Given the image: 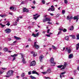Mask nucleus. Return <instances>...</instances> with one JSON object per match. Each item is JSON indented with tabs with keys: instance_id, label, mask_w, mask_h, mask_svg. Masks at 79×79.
I'll use <instances>...</instances> for the list:
<instances>
[{
	"instance_id": "51",
	"label": "nucleus",
	"mask_w": 79,
	"mask_h": 79,
	"mask_svg": "<svg viewBox=\"0 0 79 79\" xmlns=\"http://www.w3.org/2000/svg\"><path fill=\"white\" fill-rule=\"evenodd\" d=\"M61 31H60L58 33V34H57V35H60V34H61Z\"/></svg>"
},
{
	"instance_id": "46",
	"label": "nucleus",
	"mask_w": 79,
	"mask_h": 79,
	"mask_svg": "<svg viewBox=\"0 0 79 79\" xmlns=\"http://www.w3.org/2000/svg\"><path fill=\"white\" fill-rule=\"evenodd\" d=\"M50 29H48L47 31V33H48V34H49V33H50Z\"/></svg>"
},
{
	"instance_id": "32",
	"label": "nucleus",
	"mask_w": 79,
	"mask_h": 79,
	"mask_svg": "<svg viewBox=\"0 0 79 79\" xmlns=\"http://www.w3.org/2000/svg\"><path fill=\"white\" fill-rule=\"evenodd\" d=\"M16 41H15L12 44L10 45H15V43H16Z\"/></svg>"
},
{
	"instance_id": "25",
	"label": "nucleus",
	"mask_w": 79,
	"mask_h": 79,
	"mask_svg": "<svg viewBox=\"0 0 79 79\" xmlns=\"http://www.w3.org/2000/svg\"><path fill=\"white\" fill-rule=\"evenodd\" d=\"M54 61V58H52L50 60V62L51 63H53Z\"/></svg>"
},
{
	"instance_id": "42",
	"label": "nucleus",
	"mask_w": 79,
	"mask_h": 79,
	"mask_svg": "<svg viewBox=\"0 0 79 79\" xmlns=\"http://www.w3.org/2000/svg\"><path fill=\"white\" fill-rule=\"evenodd\" d=\"M17 24H18V23H17V22H15L14 23V26H16V25H17Z\"/></svg>"
},
{
	"instance_id": "44",
	"label": "nucleus",
	"mask_w": 79,
	"mask_h": 79,
	"mask_svg": "<svg viewBox=\"0 0 79 79\" xmlns=\"http://www.w3.org/2000/svg\"><path fill=\"white\" fill-rule=\"evenodd\" d=\"M9 15H13V13L10 12H9Z\"/></svg>"
},
{
	"instance_id": "19",
	"label": "nucleus",
	"mask_w": 79,
	"mask_h": 79,
	"mask_svg": "<svg viewBox=\"0 0 79 79\" xmlns=\"http://www.w3.org/2000/svg\"><path fill=\"white\" fill-rule=\"evenodd\" d=\"M10 9L16 10V7H10Z\"/></svg>"
},
{
	"instance_id": "26",
	"label": "nucleus",
	"mask_w": 79,
	"mask_h": 79,
	"mask_svg": "<svg viewBox=\"0 0 79 79\" xmlns=\"http://www.w3.org/2000/svg\"><path fill=\"white\" fill-rule=\"evenodd\" d=\"M40 16V15H38L37 17H34L33 19H35V20H36L37 19V18H39V17Z\"/></svg>"
},
{
	"instance_id": "52",
	"label": "nucleus",
	"mask_w": 79,
	"mask_h": 79,
	"mask_svg": "<svg viewBox=\"0 0 79 79\" xmlns=\"http://www.w3.org/2000/svg\"><path fill=\"white\" fill-rule=\"evenodd\" d=\"M46 35V36H47L48 37H50V35L49 34L46 35Z\"/></svg>"
},
{
	"instance_id": "22",
	"label": "nucleus",
	"mask_w": 79,
	"mask_h": 79,
	"mask_svg": "<svg viewBox=\"0 0 79 79\" xmlns=\"http://www.w3.org/2000/svg\"><path fill=\"white\" fill-rule=\"evenodd\" d=\"M52 48L53 49H54V50H56V47L53 45L52 46Z\"/></svg>"
},
{
	"instance_id": "3",
	"label": "nucleus",
	"mask_w": 79,
	"mask_h": 79,
	"mask_svg": "<svg viewBox=\"0 0 79 79\" xmlns=\"http://www.w3.org/2000/svg\"><path fill=\"white\" fill-rule=\"evenodd\" d=\"M5 32L6 34H9L11 32V29L7 28L5 30Z\"/></svg>"
},
{
	"instance_id": "27",
	"label": "nucleus",
	"mask_w": 79,
	"mask_h": 79,
	"mask_svg": "<svg viewBox=\"0 0 79 79\" xmlns=\"http://www.w3.org/2000/svg\"><path fill=\"white\" fill-rule=\"evenodd\" d=\"M30 78H31V79H36V78H35V77L32 76V75H31L30 76Z\"/></svg>"
},
{
	"instance_id": "59",
	"label": "nucleus",
	"mask_w": 79,
	"mask_h": 79,
	"mask_svg": "<svg viewBox=\"0 0 79 79\" xmlns=\"http://www.w3.org/2000/svg\"><path fill=\"white\" fill-rule=\"evenodd\" d=\"M31 8H33V9H34V8H35V6H34V7L33 6H32Z\"/></svg>"
},
{
	"instance_id": "14",
	"label": "nucleus",
	"mask_w": 79,
	"mask_h": 79,
	"mask_svg": "<svg viewBox=\"0 0 79 79\" xmlns=\"http://www.w3.org/2000/svg\"><path fill=\"white\" fill-rule=\"evenodd\" d=\"M66 49L67 50L69 53H70L71 52V48H66Z\"/></svg>"
},
{
	"instance_id": "24",
	"label": "nucleus",
	"mask_w": 79,
	"mask_h": 79,
	"mask_svg": "<svg viewBox=\"0 0 79 79\" xmlns=\"http://www.w3.org/2000/svg\"><path fill=\"white\" fill-rule=\"evenodd\" d=\"M65 39L66 40H69V36H66L65 38Z\"/></svg>"
},
{
	"instance_id": "8",
	"label": "nucleus",
	"mask_w": 79,
	"mask_h": 79,
	"mask_svg": "<svg viewBox=\"0 0 79 79\" xmlns=\"http://www.w3.org/2000/svg\"><path fill=\"white\" fill-rule=\"evenodd\" d=\"M79 15H77L76 16H74V17L73 18V19L74 20L75 19H77L76 21H78V19H79Z\"/></svg>"
},
{
	"instance_id": "41",
	"label": "nucleus",
	"mask_w": 79,
	"mask_h": 79,
	"mask_svg": "<svg viewBox=\"0 0 79 79\" xmlns=\"http://www.w3.org/2000/svg\"><path fill=\"white\" fill-rule=\"evenodd\" d=\"M65 11H65V10H63L62 11V14H63V15H64V14L65 13Z\"/></svg>"
},
{
	"instance_id": "18",
	"label": "nucleus",
	"mask_w": 79,
	"mask_h": 79,
	"mask_svg": "<svg viewBox=\"0 0 79 79\" xmlns=\"http://www.w3.org/2000/svg\"><path fill=\"white\" fill-rule=\"evenodd\" d=\"M14 38L16 40H20L21 39V38H20L18 37H16L15 36H14Z\"/></svg>"
},
{
	"instance_id": "31",
	"label": "nucleus",
	"mask_w": 79,
	"mask_h": 79,
	"mask_svg": "<svg viewBox=\"0 0 79 79\" xmlns=\"http://www.w3.org/2000/svg\"><path fill=\"white\" fill-rule=\"evenodd\" d=\"M47 73H51V70L50 69H48L47 71Z\"/></svg>"
},
{
	"instance_id": "30",
	"label": "nucleus",
	"mask_w": 79,
	"mask_h": 79,
	"mask_svg": "<svg viewBox=\"0 0 79 79\" xmlns=\"http://www.w3.org/2000/svg\"><path fill=\"white\" fill-rule=\"evenodd\" d=\"M77 46L76 47L77 48V50H78L79 49V43H78V44H77Z\"/></svg>"
},
{
	"instance_id": "47",
	"label": "nucleus",
	"mask_w": 79,
	"mask_h": 79,
	"mask_svg": "<svg viewBox=\"0 0 79 79\" xmlns=\"http://www.w3.org/2000/svg\"><path fill=\"white\" fill-rule=\"evenodd\" d=\"M63 31L64 32H66V31H67V30L66 29H64L63 30Z\"/></svg>"
},
{
	"instance_id": "48",
	"label": "nucleus",
	"mask_w": 79,
	"mask_h": 79,
	"mask_svg": "<svg viewBox=\"0 0 79 79\" xmlns=\"http://www.w3.org/2000/svg\"><path fill=\"white\" fill-rule=\"evenodd\" d=\"M72 37L73 39H75V35H73Z\"/></svg>"
},
{
	"instance_id": "23",
	"label": "nucleus",
	"mask_w": 79,
	"mask_h": 79,
	"mask_svg": "<svg viewBox=\"0 0 79 79\" xmlns=\"http://www.w3.org/2000/svg\"><path fill=\"white\" fill-rule=\"evenodd\" d=\"M0 25L1 26V27H2V28H3V27H4L6 26L5 25H3V24H2V23H0Z\"/></svg>"
},
{
	"instance_id": "55",
	"label": "nucleus",
	"mask_w": 79,
	"mask_h": 79,
	"mask_svg": "<svg viewBox=\"0 0 79 79\" xmlns=\"http://www.w3.org/2000/svg\"><path fill=\"white\" fill-rule=\"evenodd\" d=\"M63 76V77H64V75H63L62 76L61 75H60V78H61H61H62V77Z\"/></svg>"
},
{
	"instance_id": "10",
	"label": "nucleus",
	"mask_w": 79,
	"mask_h": 79,
	"mask_svg": "<svg viewBox=\"0 0 79 79\" xmlns=\"http://www.w3.org/2000/svg\"><path fill=\"white\" fill-rule=\"evenodd\" d=\"M29 10L26 8H24L23 9V12L24 13V12H29Z\"/></svg>"
},
{
	"instance_id": "7",
	"label": "nucleus",
	"mask_w": 79,
	"mask_h": 79,
	"mask_svg": "<svg viewBox=\"0 0 79 79\" xmlns=\"http://www.w3.org/2000/svg\"><path fill=\"white\" fill-rule=\"evenodd\" d=\"M36 64L35 61V60H34L31 63L30 66H34Z\"/></svg>"
},
{
	"instance_id": "5",
	"label": "nucleus",
	"mask_w": 79,
	"mask_h": 79,
	"mask_svg": "<svg viewBox=\"0 0 79 79\" xmlns=\"http://www.w3.org/2000/svg\"><path fill=\"white\" fill-rule=\"evenodd\" d=\"M32 36H33L34 37H38L39 35V33H37L36 34H35L34 33L32 34Z\"/></svg>"
},
{
	"instance_id": "45",
	"label": "nucleus",
	"mask_w": 79,
	"mask_h": 79,
	"mask_svg": "<svg viewBox=\"0 0 79 79\" xmlns=\"http://www.w3.org/2000/svg\"><path fill=\"white\" fill-rule=\"evenodd\" d=\"M42 73L43 74H47V72H42Z\"/></svg>"
},
{
	"instance_id": "34",
	"label": "nucleus",
	"mask_w": 79,
	"mask_h": 79,
	"mask_svg": "<svg viewBox=\"0 0 79 79\" xmlns=\"http://www.w3.org/2000/svg\"><path fill=\"white\" fill-rule=\"evenodd\" d=\"M50 9H51V11H55V8H50Z\"/></svg>"
},
{
	"instance_id": "53",
	"label": "nucleus",
	"mask_w": 79,
	"mask_h": 79,
	"mask_svg": "<svg viewBox=\"0 0 79 79\" xmlns=\"http://www.w3.org/2000/svg\"><path fill=\"white\" fill-rule=\"evenodd\" d=\"M59 16H60V14H58L56 16V18H58Z\"/></svg>"
},
{
	"instance_id": "60",
	"label": "nucleus",
	"mask_w": 79,
	"mask_h": 79,
	"mask_svg": "<svg viewBox=\"0 0 79 79\" xmlns=\"http://www.w3.org/2000/svg\"><path fill=\"white\" fill-rule=\"evenodd\" d=\"M38 15V14H36L35 15H34L33 16H37Z\"/></svg>"
},
{
	"instance_id": "21",
	"label": "nucleus",
	"mask_w": 79,
	"mask_h": 79,
	"mask_svg": "<svg viewBox=\"0 0 79 79\" xmlns=\"http://www.w3.org/2000/svg\"><path fill=\"white\" fill-rule=\"evenodd\" d=\"M63 65H60L57 66V67L58 68H61V67H63Z\"/></svg>"
},
{
	"instance_id": "37",
	"label": "nucleus",
	"mask_w": 79,
	"mask_h": 79,
	"mask_svg": "<svg viewBox=\"0 0 79 79\" xmlns=\"http://www.w3.org/2000/svg\"><path fill=\"white\" fill-rule=\"evenodd\" d=\"M77 40H79V34L77 35Z\"/></svg>"
},
{
	"instance_id": "61",
	"label": "nucleus",
	"mask_w": 79,
	"mask_h": 79,
	"mask_svg": "<svg viewBox=\"0 0 79 79\" xmlns=\"http://www.w3.org/2000/svg\"><path fill=\"white\" fill-rule=\"evenodd\" d=\"M59 31H63V29L62 28H60L59 30Z\"/></svg>"
},
{
	"instance_id": "39",
	"label": "nucleus",
	"mask_w": 79,
	"mask_h": 79,
	"mask_svg": "<svg viewBox=\"0 0 79 79\" xmlns=\"http://www.w3.org/2000/svg\"><path fill=\"white\" fill-rule=\"evenodd\" d=\"M1 69H3V70L4 71H5V70H6V69H7V68H2Z\"/></svg>"
},
{
	"instance_id": "62",
	"label": "nucleus",
	"mask_w": 79,
	"mask_h": 79,
	"mask_svg": "<svg viewBox=\"0 0 79 79\" xmlns=\"http://www.w3.org/2000/svg\"><path fill=\"white\" fill-rule=\"evenodd\" d=\"M50 15L52 16H53V15H54V14L52 13H50Z\"/></svg>"
},
{
	"instance_id": "16",
	"label": "nucleus",
	"mask_w": 79,
	"mask_h": 79,
	"mask_svg": "<svg viewBox=\"0 0 79 79\" xmlns=\"http://www.w3.org/2000/svg\"><path fill=\"white\" fill-rule=\"evenodd\" d=\"M73 58V55L72 54H71L70 55H69V58L71 59V58Z\"/></svg>"
},
{
	"instance_id": "17",
	"label": "nucleus",
	"mask_w": 79,
	"mask_h": 79,
	"mask_svg": "<svg viewBox=\"0 0 79 79\" xmlns=\"http://www.w3.org/2000/svg\"><path fill=\"white\" fill-rule=\"evenodd\" d=\"M22 61L23 63V64H26V62L25 61V59L23 58L22 60Z\"/></svg>"
},
{
	"instance_id": "4",
	"label": "nucleus",
	"mask_w": 79,
	"mask_h": 79,
	"mask_svg": "<svg viewBox=\"0 0 79 79\" xmlns=\"http://www.w3.org/2000/svg\"><path fill=\"white\" fill-rule=\"evenodd\" d=\"M37 42L36 41L34 42V46L35 47V48L37 49H38V48L40 47L39 46V45L37 44Z\"/></svg>"
},
{
	"instance_id": "33",
	"label": "nucleus",
	"mask_w": 79,
	"mask_h": 79,
	"mask_svg": "<svg viewBox=\"0 0 79 79\" xmlns=\"http://www.w3.org/2000/svg\"><path fill=\"white\" fill-rule=\"evenodd\" d=\"M8 48H5L4 49V50L5 52H7V51H8Z\"/></svg>"
},
{
	"instance_id": "56",
	"label": "nucleus",
	"mask_w": 79,
	"mask_h": 79,
	"mask_svg": "<svg viewBox=\"0 0 79 79\" xmlns=\"http://www.w3.org/2000/svg\"><path fill=\"white\" fill-rule=\"evenodd\" d=\"M19 21V17L17 18V19L16 20V21L18 22Z\"/></svg>"
},
{
	"instance_id": "49",
	"label": "nucleus",
	"mask_w": 79,
	"mask_h": 79,
	"mask_svg": "<svg viewBox=\"0 0 79 79\" xmlns=\"http://www.w3.org/2000/svg\"><path fill=\"white\" fill-rule=\"evenodd\" d=\"M65 73H66V72H62L61 73V75H63V74H65Z\"/></svg>"
},
{
	"instance_id": "50",
	"label": "nucleus",
	"mask_w": 79,
	"mask_h": 79,
	"mask_svg": "<svg viewBox=\"0 0 79 79\" xmlns=\"http://www.w3.org/2000/svg\"><path fill=\"white\" fill-rule=\"evenodd\" d=\"M33 3L34 5H35V4L36 2H35V0H34L33 1Z\"/></svg>"
},
{
	"instance_id": "64",
	"label": "nucleus",
	"mask_w": 79,
	"mask_h": 79,
	"mask_svg": "<svg viewBox=\"0 0 79 79\" xmlns=\"http://www.w3.org/2000/svg\"><path fill=\"white\" fill-rule=\"evenodd\" d=\"M48 24H52V23L50 22H48Z\"/></svg>"
},
{
	"instance_id": "15",
	"label": "nucleus",
	"mask_w": 79,
	"mask_h": 79,
	"mask_svg": "<svg viewBox=\"0 0 79 79\" xmlns=\"http://www.w3.org/2000/svg\"><path fill=\"white\" fill-rule=\"evenodd\" d=\"M18 56V54H15L13 55H11V57H12L13 58H15V57H16V56Z\"/></svg>"
},
{
	"instance_id": "38",
	"label": "nucleus",
	"mask_w": 79,
	"mask_h": 79,
	"mask_svg": "<svg viewBox=\"0 0 79 79\" xmlns=\"http://www.w3.org/2000/svg\"><path fill=\"white\" fill-rule=\"evenodd\" d=\"M5 15H0V16L2 17V18H5Z\"/></svg>"
},
{
	"instance_id": "11",
	"label": "nucleus",
	"mask_w": 79,
	"mask_h": 79,
	"mask_svg": "<svg viewBox=\"0 0 79 79\" xmlns=\"http://www.w3.org/2000/svg\"><path fill=\"white\" fill-rule=\"evenodd\" d=\"M39 58L40 62H42V60H43V58H44V56L43 55H41L40 56Z\"/></svg>"
},
{
	"instance_id": "54",
	"label": "nucleus",
	"mask_w": 79,
	"mask_h": 79,
	"mask_svg": "<svg viewBox=\"0 0 79 79\" xmlns=\"http://www.w3.org/2000/svg\"><path fill=\"white\" fill-rule=\"evenodd\" d=\"M45 78L46 79H50V78L49 77H45Z\"/></svg>"
},
{
	"instance_id": "40",
	"label": "nucleus",
	"mask_w": 79,
	"mask_h": 79,
	"mask_svg": "<svg viewBox=\"0 0 79 79\" xmlns=\"http://www.w3.org/2000/svg\"><path fill=\"white\" fill-rule=\"evenodd\" d=\"M41 2H42V3H43V4H45V1L44 0H43L41 1Z\"/></svg>"
},
{
	"instance_id": "29",
	"label": "nucleus",
	"mask_w": 79,
	"mask_h": 79,
	"mask_svg": "<svg viewBox=\"0 0 79 79\" xmlns=\"http://www.w3.org/2000/svg\"><path fill=\"white\" fill-rule=\"evenodd\" d=\"M19 54H20V55H21V56H22L21 58H24V55H23V53H20Z\"/></svg>"
},
{
	"instance_id": "2",
	"label": "nucleus",
	"mask_w": 79,
	"mask_h": 79,
	"mask_svg": "<svg viewBox=\"0 0 79 79\" xmlns=\"http://www.w3.org/2000/svg\"><path fill=\"white\" fill-rule=\"evenodd\" d=\"M46 21H50V19L49 18H46L43 19V23H45L46 22Z\"/></svg>"
},
{
	"instance_id": "28",
	"label": "nucleus",
	"mask_w": 79,
	"mask_h": 79,
	"mask_svg": "<svg viewBox=\"0 0 79 79\" xmlns=\"http://www.w3.org/2000/svg\"><path fill=\"white\" fill-rule=\"evenodd\" d=\"M74 29V27H73V26H72L70 28V31H73V29Z\"/></svg>"
},
{
	"instance_id": "6",
	"label": "nucleus",
	"mask_w": 79,
	"mask_h": 79,
	"mask_svg": "<svg viewBox=\"0 0 79 79\" xmlns=\"http://www.w3.org/2000/svg\"><path fill=\"white\" fill-rule=\"evenodd\" d=\"M67 19L68 20H69V21H70L71 19H73V17L72 16H70L69 15L67 16Z\"/></svg>"
},
{
	"instance_id": "12",
	"label": "nucleus",
	"mask_w": 79,
	"mask_h": 79,
	"mask_svg": "<svg viewBox=\"0 0 79 79\" xmlns=\"http://www.w3.org/2000/svg\"><path fill=\"white\" fill-rule=\"evenodd\" d=\"M31 54H33V56L34 57L36 56L37 55L36 52H31Z\"/></svg>"
},
{
	"instance_id": "58",
	"label": "nucleus",
	"mask_w": 79,
	"mask_h": 79,
	"mask_svg": "<svg viewBox=\"0 0 79 79\" xmlns=\"http://www.w3.org/2000/svg\"><path fill=\"white\" fill-rule=\"evenodd\" d=\"M16 60V58L15 57H14L12 60V61H14V60Z\"/></svg>"
},
{
	"instance_id": "20",
	"label": "nucleus",
	"mask_w": 79,
	"mask_h": 79,
	"mask_svg": "<svg viewBox=\"0 0 79 79\" xmlns=\"http://www.w3.org/2000/svg\"><path fill=\"white\" fill-rule=\"evenodd\" d=\"M55 64H56V63H55V62L51 63V66H55Z\"/></svg>"
},
{
	"instance_id": "63",
	"label": "nucleus",
	"mask_w": 79,
	"mask_h": 79,
	"mask_svg": "<svg viewBox=\"0 0 79 79\" xmlns=\"http://www.w3.org/2000/svg\"><path fill=\"white\" fill-rule=\"evenodd\" d=\"M28 41H30V42H31V38H29L28 39Z\"/></svg>"
},
{
	"instance_id": "13",
	"label": "nucleus",
	"mask_w": 79,
	"mask_h": 79,
	"mask_svg": "<svg viewBox=\"0 0 79 79\" xmlns=\"http://www.w3.org/2000/svg\"><path fill=\"white\" fill-rule=\"evenodd\" d=\"M32 74H37V75H38V76H39V73L36 72V71L35 70H33L32 72Z\"/></svg>"
},
{
	"instance_id": "43",
	"label": "nucleus",
	"mask_w": 79,
	"mask_h": 79,
	"mask_svg": "<svg viewBox=\"0 0 79 79\" xmlns=\"http://www.w3.org/2000/svg\"><path fill=\"white\" fill-rule=\"evenodd\" d=\"M68 1H67V0H64V3L65 4H67V3H68Z\"/></svg>"
},
{
	"instance_id": "36",
	"label": "nucleus",
	"mask_w": 79,
	"mask_h": 79,
	"mask_svg": "<svg viewBox=\"0 0 79 79\" xmlns=\"http://www.w3.org/2000/svg\"><path fill=\"white\" fill-rule=\"evenodd\" d=\"M6 26H9L10 25V22H8L7 24H6Z\"/></svg>"
},
{
	"instance_id": "57",
	"label": "nucleus",
	"mask_w": 79,
	"mask_h": 79,
	"mask_svg": "<svg viewBox=\"0 0 79 79\" xmlns=\"http://www.w3.org/2000/svg\"><path fill=\"white\" fill-rule=\"evenodd\" d=\"M28 74H29V75H30L31 74V72L30 71V72H28Z\"/></svg>"
},
{
	"instance_id": "1",
	"label": "nucleus",
	"mask_w": 79,
	"mask_h": 79,
	"mask_svg": "<svg viewBox=\"0 0 79 79\" xmlns=\"http://www.w3.org/2000/svg\"><path fill=\"white\" fill-rule=\"evenodd\" d=\"M13 73H14V71L12 70H10L8 71L6 73V77H9L12 76L13 75Z\"/></svg>"
},
{
	"instance_id": "9",
	"label": "nucleus",
	"mask_w": 79,
	"mask_h": 79,
	"mask_svg": "<svg viewBox=\"0 0 79 79\" xmlns=\"http://www.w3.org/2000/svg\"><path fill=\"white\" fill-rule=\"evenodd\" d=\"M66 66H67V63L66 62L64 63V66H63V67L61 69H65V68L66 67Z\"/></svg>"
},
{
	"instance_id": "35",
	"label": "nucleus",
	"mask_w": 79,
	"mask_h": 79,
	"mask_svg": "<svg viewBox=\"0 0 79 79\" xmlns=\"http://www.w3.org/2000/svg\"><path fill=\"white\" fill-rule=\"evenodd\" d=\"M24 76H25V73H23L21 74V77H23Z\"/></svg>"
}]
</instances>
